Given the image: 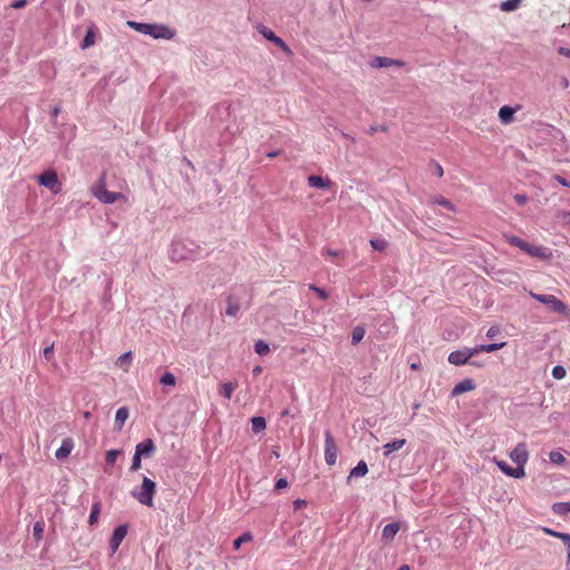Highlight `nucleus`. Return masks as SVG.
Returning a JSON list of instances; mask_svg holds the SVG:
<instances>
[{
	"mask_svg": "<svg viewBox=\"0 0 570 570\" xmlns=\"http://www.w3.org/2000/svg\"><path fill=\"white\" fill-rule=\"evenodd\" d=\"M504 238L511 246L520 248L531 257L542 261H550L552 258V252L548 247L530 244L514 235H505Z\"/></svg>",
	"mask_w": 570,
	"mask_h": 570,
	"instance_id": "1",
	"label": "nucleus"
},
{
	"mask_svg": "<svg viewBox=\"0 0 570 570\" xmlns=\"http://www.w3.org/2000/svg\"><path fill=\"white\" fill-rule=\"evenodd\" d=\"M127 24L131 29L142 35H149L155 39H171L174 37V31L163 24L141 23L136 21H127Z\"/></svg>",
	"mask_w": 570,
	"mask_h": 570,
	"instance_id": "2",
	"label": "nucleus"
},
{
	"mask_svg": "<svg viewBox=\"0 0 570 570\" xmlns=\"http://www.w3.org/2000/svg\"><path fill=\"white\" fill-rule=\"evenodd\" d=\"M105 175L101 177L99 184L95 185L91 188L92 195L101 203L104 204H114L116 202H124L127 203L128 198L122 193H114L109 191L106 188L105 185Z\"/></svg>",
	"mask_w": 570,
	"mask_h": 570,
	"instance_id": "3",
	"label": "nucleus"
},
{
	"mask_svg": "<svg viewBox=\"0 0 570 570\" xmlns=\"http://www.w3.org/2000/svg\"><path fill=\"white\" fill-rule=\"evenodd\" d=\"M156 483L147 476L142 478L139 491L132 492L134 498L141 504L149 508L154 507V497L156 494Z\"/></svg>",
	"mask_w": 570,
	"mask_h": 570,
	"instance_id": "4",
	"label": "nucleus"
},
{
	"mask_svg": "<svg viewBox=\"0 0 570 570\" xmlns=\"http://www.w3.org/2000/svg\"><path fill=\"white\" fill-rule=\"evenodd\" d=\"M530 296L534 298L535 301L549 306V308L558 314H568V307L567 305L557 298L554 295L551 294H537L533 292H529Z\"/></svg>",
	"mask_w": 570,
	"mask_h": 570,
	"instance_id": "5",
	"label": "nucleus"
},
{
	"mask_svg": "<svg viewBox=\"0 0 570 570\" xmlns=\"http://www.w3.org/2000/svg\"><path fill=\"white\" fill-rule=\"evenodd\" d=\"M38 183L41 186L47 187L53 194L61 191V183L58 179L57 173L53 170H47L38 177Z\"/></svg>",
	"mask_w": 570,
	"mask_h": 570,
	"instance_id": "6",
	"label": "nucleus"
},
{
	"mask_svg": "<svg viewBox=\"0 0 570 570\" xmlns=\"http://www.w3.org/2000/svg\"><path fill=\"white\" fill-rule=\"evenodd\" d=\"M324 456L328 465H334L337 460V445L331 432H325Z\"/></svg>",
	"mask_w": 570,
	"mask_h": 570,
	"instance_id": "7",
	"label": "nucleus"
},
{
	"mask_svg": "<svg viewBox=\"0 0 570 570\" xmlns=\"http://www.w3.org/2000/svg\"><path fill=\"white\" fill-rule=\"evenodd\" d=\"M510 459L518 465V468L524 469L529 460V451L524 442H520L509 454Z\"/></svg>",
	"mask_w": 570,
	"mask_h": 570,
	"instance_id": "8",
	"label": "nucleus"
},
{
	"mask_svg": "<svg viewBox=\"0 0 570 570\" xmlns=\"http://www.w3.org/2000/svg\"><path fill=\"white\" fill-rule=\"evenodd\" d=\"M258 31L263 35V37L265 39L272 41L274 45L279 47L285 53H287V55L293 53L291 48L284 42V40L282 38H279L278 36H276L271 29H268L264 26H261L258 28Z\"/></svg>",
	"mask_w": 570,
	"mask_h": 570,
	"instance_id": "9",
	"label": "nucleus"
},
{
	"mask_svg": "<svg viewBox=\"0 0 570 570\" xmlns=\"http://www.w3.org/2000/svg\"><path fill=\"white\" fill-rule=\"evenodd\" d=\"M471 358L470 347L453 351L449 354L448 361L455 366L465 365Z\"/></svg>",
	"mask_w": 570,
	"mask_h": 570,
	"instance_id": "10",
	"label": "nucleus"
},
{
	"mask_svg": "<svg viewBox=\"0 0 570 570\" xmlns=\"http://www.w3.org/2000/svg\"><path fill=\"white\" fill-rule=\"evenodd\" d=\"M494 462L498 468L508 476H512L515 479H521L525 476V471L522 468H511L507 462L497 460L494 458Z\"/></svg>",
	"mask_w": 570,
	"mask_h": 570,
	"instance_id": "11",
	"label": "nucleus"
},
{
	"mask_svg": "<svg viewBox=\"0 0 570 570\" xmlns=\"http://www.w3.org/2000/svg\"><path fill=\"white\" fill-rule=\"evenodd\" d=\"M494 462L498 468L508 476H512L515 479H521L525 476V471L522 468H511L507 462L497 460L494 458Z\"/></svg>",
	"mask_w": 570,
	"mask_h": 570,
	"instance_id": "12",
	"label": "nucleus"
},
{
	"mask_svg": "<svg viewBox=\"0 0 570 570\" xmlns=\"http://www.w3.org/2000/svg\"><path fill=\"white\" fill-rule=\"evenodd\" d=\"M127 531H128V529H127V525H125V524L119 525L114 530L111 539L109 541V546H110L112 553H115L118 550L120 543L122 542V540L125 539V537L127 534Z\"/></svg>",
	"mask_w": 570,
	"mask_h": 570,
	"instance_id": "13",
	"label": "nucleus"
},
{
	"mask_svg": "<svg viewBox=\"0 0 570 570\" xmlns=\"http://www.w3.org/2000/svg\"><path fill=\"white\" fill-rule=\"evenodd\" d=\"M156 451L155 443L151 439H146L136 445L135 452L141 456H150Z\"/></svg>",
	"mask_w": 570,
	"mask_h": 570,
	"instance_id": "14",
	"label": "nucleus"
},
{
	"mask_svg": "<svg viewBox=\"0 0 570 570\" xmlns=\"http://www.w3.org/2000/svg\"><path fill=\"white\" fill-rule=\"evenodd\" d=\"M475 389V384L473 380L471 379H464L463 381L459 382L453 390L451 391L452 396H458L460 394H463L465 392L473 391Z\"/></svg>",
	"mask_w": 570,
	"mask_h": 570,
	"instance_id": "15",
	"label": "nucleus"
},
{
	"mask_svg": "<svg viewBox=\"0 0 570 570\" xmlns=\"http://www.w3.org/2000/svg\"><path fill=\"white\" fill-rule=\"evenodd\" d=\"M399 531H400V524L397 522H392V523L386 524L382 532V540L385 543L392 542Z\"/></svg>",
	"mask_w": 570,
	"mask_h": 570,
	"instance_id": "16",
	"label": "nucleus"
},
{
	"mask_svg": "<svg viewBox=\"0 0 570 570\" xmlns=\"http://www.w3.org/2000/svg\"><path fill=\"white\" fill-rule=\"evenodd\" d=\"M73 441L72 439L70 438H67L65 440H62V443L60 445V448L56 451V458L58 460H62V459H66L67 456L70 455L72 449H73Z\"/></svg>",
	"mask_w": 570,
	"mask_h": 570,
	"instance_id": "17",
	"label": "nucleus"
},
{
	"mask_svg": "<svg viewBox=\"0 0 570 570\" xmlns=\"http://www.w3.org/2000/svg\"><path fill=\"white\" fill-rule=\"evenodd\" d=\"M392 66L403 67L404 61L391 59L387 57H377V58H375V60L373 62V67H376V68H385V67H392Z\"/></svg>",
	"mask_w": 570,
	"mask_h": 570,
	"instance_id": "18",
	"label": "nucleus"
},
{
	"mask_svg": "<svg viewBox=\"0 0 570 570\" xmlns=\"http://www.w3.org/2000/svg\"><path fill=\"white\" fill-rule=\"evenodd\" d=\"M237 382H223L218 385L219 395L224 396L227 400L232 399L234 391L237 389Z\"/></svg>",
	"mask_w": 570,
	"mask_h": 570,
	"instance_id": "19",
	"label": "nucleus"
},
{
	"mask_svg": "<svg viewBox=\"0 0 570 570\" xmlns=\"http://www.w3.org/2000/svg\"><path fill=\"white\" fill-rule=\"evenodd\" d=\"M515 109L510 106H503L499 109V119L502 124H511L514 119Z\"/></svg>",
	"mask_w": 570,
	"mask_h": 570,
	"instance_id": "20",
	"label": "nucleus"
},
{
	"mask_svg": "<svg viewBox=\"0 0 570 570\" xmlns=\"http://www.w3.org/2000/svg\"><path fill=\"white\" fill-rule=\"evenodd\" d=\"M307 183L311 187L314 188H330L332 186L331 179L316 175L308 176Z\"/></svg>",
	"mask_w": 570,
	"mask_h": 570,
	"instance_id": "21",
	"label": "nucleus"
},
{
	"mask_svg": "<svg viewBox=\"0 0 570 570\" xmlns=\"http://www.w3.org/2000/svg\"><path fill=\"white\" fill-rule=\"evenodd\" d=\"M129 416V411L127 407H120L117 410L116 412V416H115V429L120 431L125 424V422L127 421Z\"/></svg>",
	"mask_w": 570,
	"mask_h": 570,
	"instance_id": "22",
	"label": "nucleus"
},
{
	"mask_svg": "<svg viewBox=\"0 0 570 570\" xmlns=\"http://www.w3.org/2000/svg\"><path fill=\"white\" fill-rule=\"evenodd\" d=\"M405 442L406 441L404 439H399V440H394L393 442H389V443L384 444L383 445L384 456L389 458L392 452L402 449L404 446Z\"/></svg>",
	"mask_w": 570,
	"mask_h": 570,
	"instance_id": "23",
	"label": "nucleus"
},
{
	"mask_svg": "<svg viewBox=\"0 0 570 570\" xmlns=\"http://www.w3.org/2000/svg\"><path fill=\"white\" fill-rule=\"evenodd\" d=\"M131 352H126L117 358L116 365L121 367L125 372H128L131 365Z\"/></svg>",
	"mask_w": 570,
	"mask_h": 570,
	"instance_id": "24",
	"label": "nucleus"
},
{
	"mask_svg": "<svg viewBox=\"0 0 570 570\" xmlns=\"http://www.w3.org/2000/svg\"><path fill=\"white\" fill-rule=\"evenodd\" d=\"M100 511H101L100 501L94 502L91 505V511H90L89 519H88V523L90 525H95L98 522Z\"/></svg>",
	"mask_w": 570,
	"mask_h": 570,
	"instance_id": "25",
	"label": "nucleus"
},
{
	"mask_svg": "<svg viewBox=\"0 0 570 570\" xmlns=\"http://www.w3.org/2000/svg\"><path fill=\"white\" fill-rule=\"evenodd\" d=\"M368 472L365 461H360L350 472L348 480L353 476H364Z\"/></svg>",
	"mask_w": 570,
	"mask_h": 570,
	"instance_id": "26",
	"label": "nucleus"
},
{
	"mask_svg": "<svg viewBox=\"0 0 570 570\" xmlns=\"http://www.w3.org/2000/svg\"><path fill=\"white\" fill-rule=\"evenodd\" d=\"M522 0H505L503 2H501L500 4V9L504 12H511V11H514L519 8V6L521 4Z\"/></svg>",
	"mask_w": 570,
	"mask_h": 570,
	"instance_id": "27",
	"label": "nucleus"
},
{
	"mask_svg": "<svg viewBox=\"0 0 570 570\" xmlns=\"http://www.w3.org/2000/svg\"><path fill=\"white\" fill-rule=\"evenodd\" d=\"M266 429V421L262 416H255L252 419V430L254 433H259Z\"/></svg>",
	"mask_w": 570,
	"mask_h": 570,
	"instance_id": "28",
	"label": "nucleus"
},
{
	"mask_svg": "<svg viewBox=\"0 0 570 570\" xmlns=\"http://www.w3.org/2000/svg\"><path fill=\"white\" fill-rule=\"evenodd\" d=\"M370 244L372 248L377 252H384L389 246V243L384 238H373L370 240Z\"/></svg>",
	"mask_w": 570,
	"mask_h": 570,
	"instance_id": "29",
	"label": "nucleus"
},
{
	"mask_svg": "<svg viewBox=\"0 0 570 570\" xmlns=\"http://www.w3.org/2000/svg\"><path fill=\"white\" fill-rule=\"evenodd\" d=\"M549 459L553 464L562 465L566 463V458L561 451L556 450L549 453Z\"/></svg>",
	"mask_w": 570,
	"mask_h": 570,
	"instance_id": "30",
	"label": "nucleus"
},
{
	"mask_svg": "<svg viewBox=\"0 0 570 570\" xmlns=\"http://www.w3.org/2000/svg\"><path fill=\"white\" fill-rule=\"evenodd\" d=\"M552 510L556 514L562 515L570 512V502L554 503Z\"/></svg>",
	"mask_w": 570,
	"mask_h": 570,
	"instance_id": "31",
	"label": "nucleus"
},
{
	"mask_svg": "<svg viewBox=\"0 0 570 570\" xmlns=\"http://www.w3.org/2000/svg\"><path fill=\"white\" fill-rule=\"evenodd\" d=\"M365 330L362 326H356L352 333V344L355 345L360 343L363 340Z\"/></svg>",
	"mask_w": 570,
	"mask_h": 570,
	"instance_id": "32",
	"label": "nucleus"
},
{
	"mask_svg": "<svg viewBox=\"0 0 570 570\" xmlns=\"http://www.w3.org/2000/svg\"><path fill=\"white\" fill-rule=\"evenodd\" d=\"M433 203L439 204V205H441V206H443V207H445V208H448V209H450L452 212L456 210L455 206L449 199H446L443 196L434 197Z\"/></svg>",
	"mask_w": 570,
	"mask_h": 570,
	"instance_id": "33",
	"label": "nucleus"
},
{
	"mask_svg": "<svg viewBox=\"0 0 570 570\" xmlns=\"http://www.w3.org/2000/svg\"><path fill=\"white\" fill-rule=\"evenodd\" d=\"M252 540H253L252 534L249 532H246V533L242 534L240 537H238L236 540H234V542H233L234 549L238 550L243 543L249 542Z\"/></svg>",
	"mask_w": 570,
	"mask_h": 570,
	"instance_id": "34",
	"label": "nucleus"
},
{
	"mask_svg": "<svg viewBox=\"0 0 570 570\" xmlns=\"http://www.w3.org/2000/svg\"><path fill=\"white\" fill-rule=\"evenodd\" d=\"M159 382L164 385L175 386L176 385V377L173 373L166 372L161 375Z\"/></svg>",
	"mask_w": 570,
	"mask_h": 570,
	"instance_id": "35",
	"label": "nucleus"
},
{
	"mask_svg": "<svg viewBox=\"0 0 570 570\" xmlns=\"http://www.w3.org/2000/svg\"><path fill=\"white\" fill-rule=\"evenodd\" d=\"M255 352L258 354V355H266L267 353H269V346L267 343H265L264 341H257L255 343Z\"/></svg>",
	"mask_w": 570,
	"mask_h": 570,
	"instance_id": "36",
	"label": "nucleus"
},
{
	"mask_svg": "<svg viewBox=\"0 0 570 570\" xmlns=\"http://www.w3.org/2000/svg\"><path fill=\"white\" fill-rule=\"evenodd\" d=\"M120 451L119 450H109L106 453V463L107 465H114L117 458L119 456Z\"/></svg>",
	"mask_w": 570,
	"mask_h": 570,
	"instance_id": "37",
	"label": "nucleus"
},
{
	"mask_svg": "<svg viewBox=\"0 0 570 570\" xmlns=\"http://www.w3.org/2000/svg\"><path fill=\"white\" fill-rule=\"evenodd\" d=\"M567 374V371L563 366L561 365H556L553 368H552V376L556 379V380H562Z\"/></svg>",
	"mask_w": 570,
	"mask_h": 570,
	"instance_id": "38",
	"label": "nucleus"
},
{
	"mask_svg": "<svg viewBox=\"0 0 570 570\" xmlns=\"http://www.w3.org/2000/svg\"><path fill=\"white\" fill-rule=\"evenodd\" d=\"M95 43V33L91 30H88L83 41H82V48L86 49Z\"/></svg>",
	"mask_w": 570,
	"mask_h": 570,
	"instance_id": "39",
	"label": "nucleus"
},
{
	"mask_svg": "<svg viewBox=\"0 0 570 570\" xmlns=\"http://www.w3.org/2000/svg\"><path fill=\"white\" fill-rule=\"evenodd\" d=\"M239 309V305L237 303H233L232 299H228V306L226 309L227 315L235 316Z\"/></svg>",
	"mask_w": 570,
	"mask_h": 570,
	"instance_id": "40",
	"label": "nucleus"
},
{
	"mask_svg": "<svg viewBox=\"0 0 570 570\" xmlns=\"http://www.w3.org/2000/svg\"><path fill=\"white\" fill-rule=\"evenodd\" d=\"M140 466H141V455H138V453L135 452V454L132 456L130 470L137 471L138 469H140Z\"/></svg>",
	"mask_w": 570,
	"mask_h": 570,
	"instance_id": "41",
	"label": "nucleus"
},
{
	"mask_svg": "<svg viewBox=\"0 0 570 570\" xmlns=\"http://www.w3.org/2000/svg\"><path fill=\"white\" fill-rule=\"evenodd\" d=\"M504 345H505V342L485 344V352L487 353L495 352V351L502 348Z\"/></svg>",
	"mask_w": 570,
	"mask_h": 570,
	"instance_id": "42",
	"label": "nucleus"
},
{
	"mask_svg": "<svg viewBox=\"0 0 570 570\" xmlns=\"http://www.w3.org/2000/svg\"><path fill=\"white\" fill-rule=\"evenodd\" d=\"M309 289H311V291H313V292H315V293L317 294V296H318L322 301H325V299H327V297H328V296H327V293H326L324 289H322V288H320V287H317V286H315V285H309Z\"/></svg>",
	"mask_w": 570,
	"mask_h": 570,
	"instance_id": "43",
	"label": "nucleus"
},
{
	"mask_svg": "<svg viewBox=\"0 0 570 570\" xmlns=\"http://www.w3.org/2000/svg\"><path fill=\"white\" fill-rule=\"evenodd\" d=\"M542 531L548 534V535H551V537H554V538H558V539H561L562 540V537L566 534L563 532H558V531H554L550 528H547V527H543L542 528Z\"/></svg>",
	"mask_w": 570,
	"mask_h": 570,
	"instance_id": "44",
	"label": "nucleus"
},
{
	"mask_svg": "<svg viewBox=\"0 0 570 570\" xmlns=\"http://www.w3.org/2000/svg\"><path fill=\"white\" fill-rule=\"evenodd\" d=\"M42 532H43V527L40 522H37L35 525H33V535L37 538V539H40L41 535H42Z\"/></svg>",
	"mask_w": 570,
	"mask_h": 570,
	"instance_id": "45",
	"label": "nucleus"
},
{
	"mask_svg": "<svg viewBox=\"0 0 570 570\" xmlns=\"http://www.w3.org/2000/svg\"><path fill=\"white\" fill-rule=\"evenodd\" d=\"M482 352H485V344L476 345L475 347L470 348L471 357Z\"/></svg>",
	"mask_w": 570,
	"mask_h": 570,
	"instance_id": "46",
	"label": "nucleus"
},
{
	"mask_svg": "<svg viewBox=\"0 0 570 570\" xmlns=\"http://www.w3.org/2000/svg\"><path fill=\"white\" fill-rule=\"evenodd\" d=\"M288 485V482L286 479H278L275 483V490L279 491V490H283L285 488H287Z\"/></svg>",
	"mask_w": 570,
	"mask_h": 570,
	"instance_id": "47",
	"label": "nucleus"
},
{
	"mask_svg": "<svg viewBox=\"0 0 570 570\" xmlns=\"http://www.w3.org/2000/svg\"><path fill=\"white\" fill-rule=\"evenodd\" d=\"M562 541H563V543L566 546V549H567L568 560L570 561V534L566 533L562 537Z\"/></svg>",
	"mask_w": 570,
	"mask_h": 570,
	"instance_id": "48",
	"label": "nucleus"
},
{
	"mask_svg": "<svg viewBox=\"0 0 570 570\" xmlns=\"http://www.w3.org/2000/svg\"><path fill=\"white\" fill-rule=\"evenodd\" d=\"M500 333V328L498 326H491L488 332H487V336L489 338H493L495 337L498 334Z\"/></svg>",
	"mask_w": 570,
	"mask_h": 570,
	"instance_id": "49",
	"label": "nucleus"
},
{
	"mask_svg": "<svg viewBox=\"0 0 570 570\" xmlns=\"http://www.w3.org/2000/svg\"><path fill=\"white\" fill-rule=\"evenodd\" d=\"M52 354H53V344L47 346L43 350V356L46 357V360H50L52 357Z\"/></svg>",
	"mask_w": 570,
	"mask_h": 570,
	"instance_id": "50",
	"label": "nucleus"
},
{
	"mask_svg": "<svg viewBox=\"0 0 570 570\" xmlns=\"http://www.w3.org/2000/svg\"><path fill=\"white\" fill-rule=\"evenodd\" d=\"M514 200L519 205H524L528 202V197L525 195H522V194H517V195H514Z\"/></svg>",
	"mask_w": 570,
	"mask_h": 570,
	"instance_id": "51",
	"label": "nucleus"
},
{
	"mask_svg": "<svg viewBox=\"0 0 570 570\" xmlns=\"http://www.w3.org/2000/svg\"><path fill=\"white\" fill-rule=\"evenodd\" d=\"M306 507V501L305 500H301V499H297L294 501V509L295 510H299L302 508Z\"/></svg>",
	"mask_w": 570,
	"mask_h": 570,
	"instance_id": "52",
	"label": "nucleus"
},
{
	"mask_svg": "<svg viewBox=\"0 0 570 570\" xmlns=\"http://www.w3.org/2000/svg\"><path fill=\"white\" fill-rule=\"evenodd\" d=\"M27 4V1L26 0H17L14 1L11 7L14 8V9H21L23 8L24 6Z\"/></svg>",
	"mask_w": 570,
	"mask_h": 570,
	"instance_id": "53",
	"label": "nucleus"
},
{
	"mask_svg": "<svg viewBox=\"0 0 570 570\" xmlns=\"http://www.w3.org/2000/svg\"><path fill=\"white\" fill-rule=\"evenodd\" d=\"M554 179L562 186L570 187V183L562 176H556Z\"/></svg>",
	"mask_w": 570,
	"mask_h": 570,
	"instance_id": "54",
	"label": "nucleus"
},
{
	"mask_svg": "<svg viewBox=\"0 0 570 570\" xmlns=\"http://www.w3.org/2000/svg\"><path fill=\"white\" fill-rule=\"evenodd\" d=\"M558 52H559L561 56H564V57L570 58V49H568V48H566V47H559V48H558Z\"/></svg>",
	"mask_w": 570,
	"mask_h": 570,
	"instance_id": "55",
	"label": "nucleus"
},
{
	"mask_svg": "<svg viewBox=\"0 0 570 570\" xmlns=\"http://www.w3.org/2000/svg\"><path fill=\"white\" fill-rule=\"evenodd\" d=\"M324 253L326 255L331 256V257H336L337 256V252L332 250V249H326Z\"/></svg>",
	"mask_w": 570,
	"mask_h": 570,
	"instance_id": "56",
	"label": "nucleus"
},
{
	"mask_svg": "<svg viewBox=\"0 0 570 570\" xmlns=\"http://www.w3.org/2000/svg\"><path fill=\"white\" fill-rule=\"evenodd\" d=\"M281 154L279 150H274V151H271L267 154V157L269 158H274V157H277L278 155Z\"/></svg>",
	"mask_w": 570,
	"mask_h": 570,
	"instance_id": "57",
	"label": "nucleus"
},
{
	"mask_svg": "<svg viewBox=\"0 0 570 570\" xmlns=\"http://www.w3.org/2000/svg\"><path fill=\"white\" fill-rule=\"evenodd\" d=\"M436 173H438V176H439V177H442V176H443V168H442V166L436 165Z\"/></svg>",
	"mask_w": 570,
	"mask_h": 570,
	"instance_id": "58",
	"label": "nucleus"
},
{
	"mask_svg": "<svg viewBox=\"0 0 570 570\" xmlns=\"http://www.w3.org/2000/svg\"><path fill=\"white\" fill-rule=\"evenodd\" d=\"M253 372L255 374H259L262 372V367L261 366H256Z\"/></svg>",
	"mask_w": 570,
	"mask_h": 570,
	"instance_id": "59",
	"label": "nucleus"
},
{
	"mask_svg": "<svg viewBox=\"0 0 570 570\" xmlns=\"http://www.w3.org/2000/svg\"><path fill=\"white\" fill-rule=\"evenodd\" d=\"M560 215L570 218V212H562Z\"/></svg>",
	"mask_w": 570,
	"mask_h": 570,
	"instance_id": "60",
	"label": "nucleus"
},
{
	"mask_svg": "<svg viewBox=\"0 0 570 570\" xmlns=\"http://www.w3.org/2000/svg\"><path fill=\"white\" fill-rule=\"evenodd\" d=\"M397 570H410V567L406 564H403Z\"/></svg>",
	"mask_w": 570,
	"mask_h": 570,
	"instance_id": "61",
	"label": "nucleus"
},
{
	"mask_svg": "<svg viewBox=\"0 0 570 570\" xmlns=\"http://www.w3.org/2000/svg\"><path fill=\"white\" fill-rule=\"evenodd\" d=\"M411 368L412 370H417L419 368V364H415V363L411 364Z\"/></svg>",
	"mask_w": 570,
	"mask_h": 570,
	"instance_id": "62",
	"label": "nucleus"
},
{
	"mask_svg": "<svg viewBox=\"0 0 570 570\" xmlns=\"http://www.w3.org/2000/svg\"><path fill=\"white\" fill-rule=\"evenodd\" d=\"M286 415H289V411H288V410H284V411L282 412V416H286Z\"/></svg>",
	"mask_w": 570,
	"mask_h": 570,
	"instance_id": "63",
	"label": "nucleus"
}]
</instances>
